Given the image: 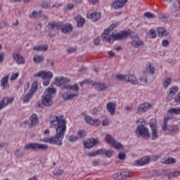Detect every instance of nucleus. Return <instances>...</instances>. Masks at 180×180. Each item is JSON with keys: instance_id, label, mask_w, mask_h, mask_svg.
I'll use <instances>...</instances> for the list:
<instances>
[{"instance_id": "nucleus-1", "label": "nucleus", "mask_w": 180, "mask_h": 180, "mask_svg": "<svg viewBox=\"0 0 180 180\" xmlns=\"http://www.w3.org/2000/svg\"><path fill=\"white\" fill-rule=\"evenodd\" d=\"M49 122L51 127H56V134L49 138H44L41 141L55 146H63V139L67 131V121L64 119V116L60 114H52L49 117Z\"/></svg>"}, {"instance_id": "nucleus-2", "label": "nucleus", "mask_w": 180, "mask_h": 180, "mask_svg": "<svg viewBox=\"0 0 180 180\" xmlns=\"http://www.w3.org/2000/svg\"><path fill=\"white\" fill-rule=\"evenodd\" d=\"M115 27H116V24H112L106 30H104V32L101 34L102 40L112 44L115 40H123V39H126L129 36V34L126 31L117 34L113 33V29Z\"/></svg>"}, {"instance_id": "nucleus-3", "label": "nucleus", "mask_w": 180, "mask_h": 180, "mask_svg": "<svg viewBox=\"0 0 180 180\" xmlns=\"http://www.w3.org/2000/svg\"><path fill=\"white\" fill-rule=\"evenodd\" d=\"M71 79L69 77H59L55 78V85L60 86L61 89H68L72 92H78L79 91V86L78 84L74 85L70 84Z\"/></svg>"}, {"instance_id": "nucleus-4", "label": "nucleus", "mask_w": 180, "mask_h": 180, "mask_svg": "<svg viewBox=\"0 0 180 180\" xmlns=\"http://www.w3.org/2000/svg\"><path fill=\"white\" fill-rule=\"evenodd\" d=\"M57 94V89L56 88H48L44 93L41 99V103L44 106H52L53 105V98L56 96Z\"/></svg>"}, {"instance_id": "nucleus-5", "label": "nucleus", "mask_w": 180, "mask_h": 180, "mask_svg": "<svg viewBox=\"0 0 180 180\" xmlns=\"http://www.w3.org/2000/svg\"><path fill=\"white\" fill-rule=\"evenodd\" d=\"M135 134L136 137H145V139H150V131L146 125H138L136 130Z\"/></svg>"}, {"instance_id": "nucleus-6", "label": "nucleus", "mask_w": 180, "mask_h": 180, "mask_svg": "<svg viewBox=\"0 0 180 180\" xmlns=\"http://www.w3.org/2000/svg\"><path fill=\"white\" fill-rule=\"evenodd\" d=\"M105 141L106 143H108V144H110L111 147H113L116 150H122L123 148V145L115 140L113 136H112L110 134H106L105 136Z\"/></svg>"}, {"instance_id": "nucleus-7", "label": "nucleus", "mask_w": 180, "mask_h": 180, "mask_svg": "<svg viewBox=\"0 0 180 180\" xmlns=\"http://www.w3.org/2000/svg\"><path fill=\"white\" fill-rule=\"evenodd\" d=\"M25 150H33L36 151L37 150H49V146L43 143H30L25 146Z\"/></svg>"}, {"instance_id": "nucleus-8", "label": "nucleus", "mask_w": 180, "mask_h": 180, "mask_svg": "<svg viewBox=\"0 0 180 180\" xmlns=\"http://www.w3.org/2000/svg\"><path fill=\"white\" fill-rule=\"evenodd\" d=\"M37 91V83L34 82L32 84L30 91L27 94H25L22 98L24 103H27V102H30V100L33 98V96L34 95V92H36Z\"/></svg>"}, {"instance_id": "nucleus-9", "label": "nucleus", "mask_w": 180, "mask_h": 180, "mask_svg": "<svg viewBox=\"0 0 180 180\" xmlns=\"http://www.w3.org/2000/svg\"><path fill=\"white\" fill-rule=\"evenodd\" d=\"M34 78H42V79H51L53 72L41 70L34 75Z\"/></svg>"}, {"instance_id": "nucleus-10", "label": "nucleus", "mask_w": 180, "mask_h": 180, "mask_svg": "<svg viewBox=\"0 0 180 180\" xmlns=\"http://www.w3.org/2000/svg\"><path fill=\"white\" fill-rule=\"evenodd\" d=\"M131 44L135 49H139L140 46H144V42L140 39V37H139V35H131Z\"/></svg>"}, {"instance_id": "nucleus-11", "label": "nucleus", "mask_w": 180, "mask_h": 180, "mask_svg": "<svg viewBox=\"0 0 180 180\" xmlns=\"http://www.w3.org/2000/svg\"><path fill=\"white\" fill-rule=\"evenodd\" d=\"M83 144L84 148H92L96 146V144H99V139H90L87 141H84Z\"/></svg>"}, {"instance_id": "nucleus-12", "label": "nucleus", "mask_w": 180, "mask_h": 180, "mask_svg": "<svg viewBox=\"0 0 180 180\" xmlns=\"http://www.w3.org/2000/svg\"><path fill=\"white\" fill-rule=\"evenodd\" d=\"M12 57L13 60H15V63L18 64V65H23V64H25L26 63V59L25 57H23V56L19 53H13Z\"/></svg>"}, {"instance_id": "nucleus-13", "label": "nucleus", "mask_w": 180, "mask_h": 180, "mask_svg": "<svg viewBox=\"0 0 180 180\" xmlns=\"http://www.w3.org/2000/svg\"><path fill=\"white\" fill-rule=\"evenodd\" d=\"M129 0H115L112 2L111 6L115 10L122 9L126 4H127Z\"/></svg>"}, {"instance_id": "nucleus-14", "label": "nucleus", "mask_w": 180, "mask_h": 180, "mask_svg": "<svg viewBox=\"0 0 180 180\" xmlns=\"http://www.w3.org/2000/svg\"><path fill=\"white\" fill-rule=\"evenodd\" d=\"M15 101V98L13 97L8 98V97H4L2 98V100L0 102V110H2L4 108H6L8 105H11Z\"/></svg>"}, {"instance_id": "nucleus-15", "label": "nucleus", "mask_w": 180, "mask_h": 180, "mask_svg": "<svg viewBox=\"0 0 180 180\" xmlns=\"http://www.w3.org/2000/svg\"><path fill=\"white\" fill-rule=\"evenodd\" d=\"M107 112L113 116L116 113V102H108L106 104Z\"/></svg>"}, {"instance_id": "nucleus-16", "label": "nucleus", "mask_w": 180, "mask_h": 180, "mask_svg": "<svg viewBox=\"0 0 180 180\" xmlns=\"http://www.w3.org/2000/svg\"><path fill=\"white\" fill-rule=\"evenodd\" d=\"M91 85H93V86H94L95 89H96V91H98L99 92H101L102 91H106V89L108 88V86H106V84H105V83H102V82H91Z\"/></svg>"}, {"instance_id": "nucleus-17", "label": "nucleus", "mask_w": 180, "mask_h": 180, "mask_svg": "<svg viewBox=\"0 0 180 180\" xmlns=\"http://www.w3.org/2000/svg\"><path fill=\"white\" fill-rule=\"evenodd\" d=\"M72 25L70 23H67L65 25H61L60 24L59 30H61V33H64L66 34V33H70V32H72Z\"/></svg>"}, {"instance_id": "nucleus-18", "label": "nucleus", "mask_w": 180, "mask_h": 180, "mask_svg": "<svg viewBox=\"0 0 180 180\" xmlns=\"http://www.w3.org/2000/svg\"><path fill=\"white\" fill-rule=\"evenodd\" d=\"M85 122L88 123V124H91V126H99L101 124V121L98 119H92L91 116L85 117Z\"/></svg>"}, {"instance_id": "nucleus-19", "label": "nucleus", "mask_w": 180, "mask_h": 180, "mask_svg": "<svg viewBox=\"0 0 180 180\" xmlns=\"http://www.w3.org/2000/svg\"><path fill=\"white\" fill-rule=\"evenodd\" d=\"M151 105L148 103H144L140 105L137 108L138 113H143V112H147L150 110Z\"/></svg>"}, {"instance_id": "nucleus-20", "label": "nucleus", "mask_w": 180, "mask_h": 180, "mask_svg": "<svg viewBox=\"0 0 180 180\" xmlns=\"http://www.w3.org/2000/svg\"><path fill=\"white\" fill-rule=\"evenodd\" d=\"M78 95H79L78 93L70 94L68 92H65L62 95V98L63 101H72L74 98H78Z\"/></svg>"}, {"instance_id": "nucleus-21", "label": "nucleus", "mask_w": 180, "mask_h": 180, "mask_svg": "<svg viewBox=\"0 0 180 180\" xmlns=\"http://www.w3.org/2000/svg\"><path fill=\"white\" fill-rule=\"evenodd\" d=\"M1 87L4 91L9 89V76L4 77L1 80Z\"/></svg>"}, {"instance_id": "nucleus-22", "label": "nucleus", "mask_w": 180, "mask_h": 180, "mask_svg": "<svg viewBox=\"0 0 180 180\" xmlns=\"http://www.w3.org/2000/svg\"><path fill=\"white\" fill-rule=\"evenodd\" d=\"M150 162V157L146 156L141 160H137L135 161L134 165L138 167H143V165H147Z\"/></svg>"}, {"instance_id": "nucleus-23", "label": "nucleus", "mask_w": 180, "mask_h": 180, "mask_svg": "<svg viewBox=\"0 0 180 180\" xmlns=\"http://www.w3.org/2000/svg\"><path fill=\"white\" fill-rule=\"evenodd\" d=\"M171 119H174V116H170L169 115H165L164 122L162 125L163 131H168V120H171Z\"/></svg>"}, {"instance_id": "nucleus-24", "label": "nucleus", "mask_w": 180, "mask_h": 180, "mask_svg": "<svg viewBox=\"0 0 180 180\" xmlns=\"http://www.w3.org/2000/svg\"><path fill=\"white\" fill-rule=\"evenodd\" d=\"M167 131L169 134H178L179 133V127H178V125L170 124L168 126Z\"/></svg>"}, {"instance_id": "nucleus-25", "label": "nucleus", "mask_w": 180, "mask_h": 180, "mask_svg": "<svg viewBox=\"0 0 180 180\" xmlns=\"http://www.w3.org/2000/svg\"><path fill=\"white\" fill-rule=\"evenodd\" d=\"M126 82H130L132 85H137L139 84L136 76L133 75H127Z\"/></svg>"}, {"instance_id": "nucleus-26", "label": "nucleus", "mask_w": 180, "mask_h": 180, "mask_svg": "<svg viewBox=\"0 0 180 180\" xmlns=\"http://www.w3.org/2000/svg\"><path fill=\"white\" fill-rule=\"evenodd\" d=\"M178 91H179V87L175 86L172 87L167 101H171V99H172V97L175 96V94L178 92Z\"/></svg>"}, {"instance_id": "nucleus-27", "label": "nucleus", "mask_w": 180, "mask_h": 180, "mask_svg": "<svg viewBox=\"0 0 180 180\" xmlns=\"http://www.w3.org/2000/svg\"><path fill=\"white\" fill-rule=\"evenodd\" d=\"M160 162L166 165H169L171 164H176V160L173 158H165L161 159Z\"/></svg>"}, {"instance_id": "nucleus-28", "label": "nucleus", "mask_w": 180, "mask_h": 180, "mask_svg": "<svg viewBox=\"0 0 180 180\" xmlns=\"http://www.w3.org/2000/svg\"><path fill=\"white\" fill-rule=\"evenodd\" d=\"M47 27L48 29H49V30H54V29L60 30V23L57 22L51 21L48 23Z\"/></svg>"}, {"instance_id": "nucleus-29", "label": "nucleus", "mask_w": 180, "mask_h": 180, "mask_svg": "<svg viewBox=\"0 0 180 180\" xmlns=\"http://www.w3.org/2000/svg\"><path fill=\"white\" fill-rule=\"evenodd\" d=\"M143 72H146L148 75H150L149 74L154 75V74H155V68L153 67V64L149 63L146 65V71Z\"/></svg>"}, {"instance_id": "nucleus-30", "label": "nucleus", "mask_w": 180, "mask_h": 180, "mask_svg": "<svg viewBox=\"0 0 180 180\" xmlns=\"http://www.w3.org/2000/svg\"><path fill=\"white\" fill-rule=\"evenodd\" d=\"M167 115H169V116H174L173 115H180V107L170 108L168 110Z\"/></svg>"}, {"instance_id": "nucleus-31", "label": "nucleus", "mask_w": 180, "mask_h": 180, "mask_svg": "<svg viewBox=\"0 0 180 180\" xmlns=\"http://www.w3.org/2000/svg\"><path fill=\"white\" fill-rule=\"evenodd\" d=\"M34 50L35 51H47L49 50V45L43 44V45H38L34 46Z\"/></svg>"}, {"instance_id": "nucleus-32", "label": "nucleus", "mask_w": 180, "mask_h": 180, "mask_svg": "<svg viewBox=\"0 0 180 180\" xmlns=\"http://www.w3.org/2000/svg\"><path fill=\"white\" fill-rule=\"evenodd\" d=\"M180 8V2L176 3L174 2L172 4L171 7L169 8V12L174 13V12H178Z\"/></svg>"}, {"instance_id": "nucleus-33", "label": "nucleus", "mask_w": 180, "mask_h": 180, "mask_svg": "<svg viewBox=\"0 0 180 180\" xmlns=\"http://www.w3.org/2000/svg\"><path fill=\"white\" fill-rule=\"evenodd\" d=\"M89 18H90L92 22H98L99 19H101V13H93L92 14H90Z\"/></svg>"}, {"instance_id": "nucleus-34", "label": "nucleus", "mask_w": 180, "mask_h": 180, "mask_svg": "<svg viewBox=\"0 0 180 180\" xmlns=\"http://www.w3.org/2000/svg\"><path fill=\"white\" fill-rule=\"evenodd\" d=\"M75 20L77 23L78 27H82V26H84V25L85 24V20L82 17H81V15L76 16Z\"/></svg>"}, {"instance_id": "nucleus-35", "label": "nucleus", "mask_w": 180, "mask_h": 180, "mask_svg": "<svg viewBox=\"0 0 180 180\" xmlns=\"http://www.w3.org/2000/svg\"><path fill=\"white\" fill-rule=\"evenodd\" d=\"M30 124L32 126H35L39 123V118L36 114H32V116L30 117Z\"/></svg>"}, {"instance_id": "nucleus-36", "label": "nucleus", "mask_w": 180, "mask_h": 180, "mask_svg": "<svg viewBox=\"0 0 180 180\" xmlns=\"http://www.w3.org/2000/svg\"><path fill=\"white\" fill-rule=\"evenodd\" d=\"M158 34L159 36H167L168 35V32L164 27H159L157 28Z\"/></svg>"}, {"instance_id": "nucleus-37", "label": "nucleus", "mask_w": 180, "mask_h": 180, "mask_svg": "<svg viewBox=\"0 0 180 180\" xmlns=\"http://www.w3.org/2000/svg\"><path fill=\"white\" fill-rule=\"evenodd\" d=\"M122 179H126V178H130V176H133V172L129 170L121 172Z\"/></svg>"}, {"instance_id": "nucleus-38", "label": "nucleus", "mask_w": 180, "mask_h": 180, "mask_svg": "<svg viewBox=\"0 0 180 180\" xmlns=\"http://www.w3.org/2000/svg\"><path fill=\"white\" fill-rule=\"evenodd\" d=\"M171 82H172L171 77L165 78L162 82L164 88H168L169 85H171Z\"/></svg>"}, {"instance_id": "nucleus-39", "label": "nucleus", "mask_w": 180, "mask_h": 180, "mask_svg": "<svg viewBox=\"0 0 180 180\" xmlns=\"http://www.w3.org/2000/svg\"><path fill=\"white\" fill-rule=\"evenodd\" d=\"M33 61L36 63H43L44 61V58L43 56H40L39 55H35L33 58Z\"/></svg>"}, {"instance_id": "nucleus-40", "label": "nucleus", "mask_w": 180, "mask_h": 180, "mask_svg": "<svg viewBox=\"0 0 180 180\" xmlns=\"http://www.w3.org/2000/svg\"><path fill=\"white\" fill-rule=\"evenodd\" d=\"M149 39H155L157 37V32L154 29H151L148 32Z\"/></svg>"}, {"instance_id": "nucleus-41", "label": "nucleus", "mask_w": 180, "mask_h": 180, "mask_svg": "<svg viewBox=\"0 0 180 180\" xmlns=\"http://www.w3.org/2000/svg\"><path fill=\"white\" fill-rule=\"evenodd\" d=\"M151 130V139L152 140H156V139H158V131L157 130V128L152 129Z\"/></svg>"}, {"instance_id": "nucleus-42", "label": "nucleus", "mask_w": 180, "mask_h": 180, "mask_svg": "<svg viewBox=\"0 0 180 180\" xmlns=\"http://www.w3.org/2000/svg\"><path fill=\"white\" fill-rule=\"evenodd\" d=\"M40 13H41V11L37 12L36 11H34L29 16L32 19H37V18H40Z\"/></svg>"}, {"instance_id": "nucleus-43", "label": "nucleus", "mask_w": 180, "mask_h": 180, "mask_svg": "<svg viewBox=\"0 0 180 180\" xmlns=\"http://www.w3.org/2000/svg\"><path fill=\"white\" fill-rule=\"evenodd\" d=\"M115 78L118 81H124L126 82V79L127 78V75H117L115 76Z\"/></svg>"}, {"instance_id": "nucleus-44", "label": "nucleus", "mask_w": 180, "mask_h": 180, "mask_svg": "<svg viewBox=\"0 0 180 180\" xmlns=\"http://www.w3.org/2000/svg\"><path fill=\"white\" fill-rule=\"evenodd\" d=\"M64 171L63 169H55L53 171V174L54 176H61L63 174Z\"/></svg>"}, {"instance_id": "nucleus-45", "label": "nucleus", "mask_w": 180, "mask_h": 180, "mask_svg": "<svg viewBox=\"0 0 180 180\" xmlns=\"http://www.w3.org/2000/svg\"><path fill=\"white\" fill-rule=\"evenodd\" d=\"M149 75H146L145 72H143V74L140 77L139 81L141 82H143V84H147V78Z\"/></svg>"}, {"instance_id": "nucleus-46", "label": "nucleus", "mask_w": 180, "mask_h": 180, "mask_svg": "<svg viewBox=\"0 0 180 180\" xmlns=\"http://www.w3.org/2000/svg\"><path fill=\"white\" fill-rule=\"evenodd\" d=\"M79 138L75 135H70L68 137V140H69V141H71V143H74V142L77 141V140H79Z\"/></svg>"}, {"instance_id": "nucleus-47", "label": "nucleus", "mask_w": 180, "mask_h": 180, "mask_svg": "<svg viewBox=\"0 0 180 180\" xmlns=\"http://www.w3.org/2000/svg\"><path fill=\"white\" fill-rule=\"evenodd\" d=\"M150 129H157V120L155 119H151L150 121Z\"/></svg>"}, {"instance_id": "nucleus-48", "label": "nucleus", "mask_w": 180, "mask_h": 180, "mask_svg": "<svg viewBox=\"0 0 180 180\" xmlns=\"http://www.w3.org/2000/svg\"><path fill=\"white\" fill-rule=\"evenodd\" d=\"M14 154L16 158H23V152L20 151L19 149H16Z\"/></svg>"}, {"instance_id": "nucleus-49", "label": "nucleus", "mask_w": 180, "mask_h": 180, "mask_svg": "<svg viewBox=\"0 0 180 180\" xmlns=\"http://www.w3.org/2000/svg\"><path fill=\"white\" fill-rule=\"evenodd\" d=\"M77 136H79L81 139H84V137L86 136V131L82 129L77 132Z\"/></svg>"}, {"instance_id": "nucleus-50", "label": "nucleus", "mask_w": 180, "mask_h": 180, "mask_svg": "<svg viewBox=\"0 0 180 180\" xmlns=\"http://www.w3.org/2000/svg\"><path fill=\"white\" fill-rule=\"evenodd\" d=\"M145 18H147V19H154L155 18V15H154L152 13L146 12L144 13Z\"/></svg>"}, {"instance_id": "nucleus-51", "label": "nucleus", "mask_w": 180, "mask_h": 180, "mask_svg": "<svg viewBox=\"0 0 180 180\" xmlns=\"http://www.w3.org/2000/svg\"><path fill=\"white\" fill-rule=\"evenodd\" d=\"M113 154H115V151L105 150L104 155H105V157L110 158V157H113Z\"/></svg>"}, {"instance_id": "nucleus-52", "label": "nucleus", "mask_w": 180, "mask_h": 180, "mask_svg": "<svg viewBox=\"0 0 180 180\" xmlns=\"http://www.w3.org/2000/svg\"><path fill=\"white\" fill-rule=\"evenodd\" d=\"M113 178L114 179H116V180L123 179V177L122 176V172H117L114 174Z\"/></svg>"}, {"instance_id": "nucleus-53", "label": "nucleus", "mask_w": 180, "mask_h": 180, "mask_svg": "<svg viewBox=\"0 0 180 180\" xmlns=\"http://www.w3.org/2000/svg\"><path fill=\"white\" fill-rule=\"evenodd\" d=\"M118 158H119V160H121V161H124V160H126V153H120L118 154Z\"/></svg>"}, {"instance_id": "nucleus-54", "label": "nucleus", "mask_w": 180, "mask_h": 180, "mask_svg": "<svg viewBox=\"0 0 180 180\" xmlns=\"http://www.w3.org/2000/svg\"><path fill=\"white\" fill-rule=\"evenodd\" d=\"M18 78H19V72L12 75L11 77L10 78V81H15V79H18Z\"/></svg>"}, {"instance_id": "nucleus-55", "label": "nucleus", "mask_w": 180, "mask_h": 180, "mask_svg": "<svg viewBox=\"0 0 180 180\" xmlns=\"http://www.w3.org/2000/svg\"><path fill=\"white\" fill-rule=\"evenodd\" d=\"M106 149H98L96 150L97 155H105V152Z\"/></svg>"}, {"instance_id": "nucleus-56", "label": "nucleus", "mask_w": 180, "mask_h": 180, "mask_svg": "<svg viewBox=\"0 0 180 180\" xmlns=\"http://www.w3.org/2000/svg\"><path fill=\"white\" fill-rule=\"evenodd\" d=\"M136 123L139 125H143L145 126L146 124V120L143 119V118H140L136 121Z\"/></svg>"}, {"instance_id": "nucleus-57", "label": "nucleus", "mask_w": 180, "mask_h": 180, "mask_svg": "<svg viewBox=\"0 0 180 180\" xmlns=\"http://www.w3.org/2000/svg\"><path fill=\"white\" fill-rule=\"evenodd\" d=\"M41 8H43L44 9H49V8L51 7L50 4L49 3H46L44 2L41 5Z\"/></svg>"}, {"instance_id": "nucleus-58", "label": "nucleus", "mask_w": 180, "mask_h": 180, "mask_svg": "<svg viewBox=\"0 0 180 180\" xmlns=\"http://www.w3.org/2000/svg\"><path fill=\"white\" fill-rule=\"evenodd\" d=\"M51 81V79H44V81L43 82V84L44 86H49V85H50V82Z\"/></svg>"}, {"instance_id": "nucleus-59", "label": "nucleus", "mask_w": 180, "mask_h": 180, "mask_svg": "<svg viewBox=\"0 0 180 180\" xmlns=\"http://www.w3.org/2000/svg\"><path fill=\"white\" fill-rule=\"evenodd\" d=\"M67 51L71 54L72 53H75V51H77V49L75 47H70L68 49Z\"/></svg>"}, {"instance_id": "nucleus-60", "label": "nucleus", "mask_w": 180, "mask_h": 180, "mask_svg": "<svg viewBox=\"0 0 180 180\" xmlns=\"http://www.w3.org/2000/svg\"><path fill=\"white\" fill-rule=\"evenodd\" d=\"M170 175L172 176H180V171H176V172H172Z\"/></svg>"}, {"instance_id": "nucleus-61", "label": "nucleus", "mask_w": 180, "mask_h": 180, "mask_svg": "<svg viewBox=\"0 0 180 180\" xmlns=\"http://www.w3.org/2000/svg\"><path fill=\"white\" fill-rule=\"evenodd\" d=\"M91 82H91V80L86 79L83 82H81L79 84H80L81 86H82L83 85H85V84H91Z\"/></svg>"}, {"instance_id": "nucleus-62", "label": "nucleus", "mask_w": 180, "mask_h": 180, "mask_svg": "<svg viewBox=\"0 0 180 180\" xmlns=\"http://www.w3.org/2000/svg\"><path fill=\"white\" fill-rule=\"evenodd\" d=\"M102 124H103V126H109V124H110V123L109 122L108 120H104L102 122Z\"/></svg>"}, {"instance_id": "nucleus-63", "label": "nucleus", "mask_w": 180, "mask_h": 180, "mask_svg": "<svg viewBox=\"0 0 180 180\" xmlns=\"http://www.w3.org/2000/svg\"><path fill=\"white\" fill-rule=\"evenodd\" d=\"M99 43H101V38L97 37L96 39H94L95 46H98Z\"/></svg>"}, {"instance_id": "nucleus-64", "label": "nucleus", "mask_w": 180, "mask_h": 180, "mask_svg": "<svg viewBox=\"0 0 180 180\" xmlns=\"http://www.w3.org/2000/svg\"><path fill=\"white\" fill-rule=\"evenodd\" d=\"M89 157H96L98 155V153H96V150L95 152H91L88 154Z\"/></svg>"}]
</instances>
